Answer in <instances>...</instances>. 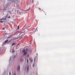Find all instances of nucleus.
Segmentation results:
<instances>
[{
    "label": "nucleus",
    "instance_id": "f257e3e1",
    "mask_svg": "<svg viewBox=\"0 0 75 75\" xmlns=\"http://www.w3.org/2000/svg\"><path fill=\"white\" fill-rule=\"evenodd\" d=\"M20 70V67L19 66H18V67L17 68V70L18 71H19Z\"/></svg>",
    "mask_w": 75,
    "mask_h": 75
},
{
    "label": "nucleus",
    "instance_id": "f03ea898",
    "mask_svg": "<svg viewBox=\"0 0 75 75\" xmlns=\"http://www.w3.org/2000/svg\"><path fill=\"white\" fill-rule=\"evenodd\" d=\"M17 13L18 14H21V13H20V12H19V11H18L17 12Z\"/></svg>",
    "mask_w": 75,
    "mask_h": 75
},
{
    "label": "nucleus",
    "instance_id": "7ed1b4c3",
    "mask_svg": "<svg viewBox=\"0 0 75 75\" xmlns=\"http://www.w3.org/2000/svg\"><path fill=\"white\" fill-rule=\"evenodd\" d=\"M30 61L31 62H33V59L31 58H30Z\"/></svg>",
    "mask_w": 75,
    "mask_h": 75
},
{
    "label": "nucleus",
    "instance_id": "20e7f679",
    "mask_svg": "<svg viewBox=\"0 0 75 75\" xmlns=\"http://www.w3.org/2000/svg\"><path fill=\"white\" fill-rule=\"evenodd\" d=\"M8 39H7V40H6L4 42V44H5V43L7 42H8Z\"/></svg>",
    "mask_w": 75,
    "mask_h": 75
},
{
    "label": "nucleus",
    "instance_id": "39448f33",
    "mask_svg": "<svg viewBox=\"0 0 75 75\" xmlns=\"http://www.w3.org/2000/svg\"><path fill=\"white\" fill-rule=\"evenodd\" d=\"M26 54H27V52H25L23 54V55H25Z\"/></svg>",
    "mask_w": 75,
    "mask_h": 75
},
{
    "label": "nucleus",
    "instance_id": "423d86ee",
    "mask_svg": "<svg viewBox=\"0 0 75 75\" xmlns=\"http://www.w3.org/2000/svg\"><path fill=\"white\" fill-rule=\"evenodd\" d=\"M2 20H3L2 19H0V23H3V21H2Z\"/></svg>",
    "mask_w": 75,
    "mask_h": 75
},
{
    "label": "nucleus",
    "instance_id": "0eeeda50",
    "mask_svg": "<svg viewBox=\"0 0 75 75\" xmlns=\"http://www.w3.org/2000/svg\"><path fill=\"white\" fill-rule=\"evenodd\" d=\"M15 44H16V43H12V46H13V45H15Z\"/></svg>",
    "mask_w": 75,
    "mask_h": 75
},
{
    "label": "nucleus",
    "instance_id": "6e6552de",
    "mask_svg": "<svg viewBox=\"0 0 75 75\" xmlns=\"http://www.w3.org/2000/svg\"><path fill=\"white\" fill-rule=\"evenodd\" d=\"M20 61L21 62V61H23V59H21L20 60Z\"/></svg>",
    "mask_w": 75,
    "mask_h": 75
},
{
    "label": "nucleus",
    "instance_id": "1a4fd4ad",
    "mask_svg": "<svg viewBox=\"0 0 75 75\" xmlns=\"http://www.w3.org/2000/svg\"><path fill=\"white\" fill-rule=\"evenodd\" d=\"M29 70V67H27V70L28 71Z\"/></svg>",
    "mask_w": 75,
    "mask_h": 75
},
{
    "label": "nucleus",
    "instance_id": "9d476101",
    "mask_svg": "<svg viewBox=\"0 0 75 75\" xmlns=\"http://www.w3.org/2000/svg\"><path fill=\"white\" fill-rule=\"evenodd\" d=\"M25 50H23V52H25Z\"/></svg>",
    "mask_w": 75,
    "mask_h": 75
},
{
    "label": "nucleus",
    "instance_id": "9b49d317",
    "mask_svg": "<svg viewBox=\"0 0 75 75\" xmlns=\"http://www.w3.org/2000/svg\"><path fill=\"white\" fill-rule=\"evenodd\" d=\"M27 62L28 63V59H27Z\"/></svg>",
    "mask_w": 75,
    "mask_h": 75
},
{
    "label": "nucleus",
    "instance_id": "f8f14e48",
    "mask_svg": "<svg viewBox=\"0 0 75 75\" xmlns=\"http://www.w3.org/2000/svg\"><path fill=\"white\" fill-rule=\"evenodd\" d=\"M2 19H3V20H6V18H2Z\"/></svg>",
    "mask_w": 75,
    "mask_h": 75
},
{
    "label": "nucleus",
    "instance_id": "ddd939ff",
    "mask_svg": "<svg viewBox=\"0 0 75 75\" xmlns=\"http://www.w3.org/2000/svg\"><path fill=\"white\" fill-rule=\"evenodd\" d=\"M18 30L19 29V26H18Z\"/></svg>",
    "mask_w": 75,
    "mask_h": 75
},
{
    "label": "nucleus",
    "instance_id": "4468645a",
    "mask_svg": "<svg viewBox=\"0 0 75 75\" xmlns=\"http://www.w3.org/2000/svg\"><path fill=\"white\" fill-rule=\"evenodd\" d=\"M9 75H11V72H9Z\"/></svg>",
    "mask_w": 75,
    "mask_h": 75
},
{
    "label": "nucleus",
    "instance_id": "2eb2a0df",
    "mask_svg": "<svg viewBox=\"0 0 75 75\" xmlns=\"http://www.w3.org/2000/svg\"><path fill=\"white\" fill-rule=\"evenodd\" d=\"M10 17H11L10 16H9V17H8V18H10Z\"/></svg>",
    "mask_w": 75,
    "mask_h": 75
},
{
    "label": "nucleus",
    "instance_id": "dca6fc26",
    "mask_svg": "<svg viewBox=\"0 0 75 75\" xmlns=\"http://www.w3.org/2000/svg\"><path fill=\"white\" fill-rule=\"evenodd\" d=\"M27 57H29V55H27Z\"/></svg>",
    "mask_w": 75,
    "mask_h": 75
},
{
    "label": "nucleus",
    "instance_id": "f3484780",
    "mask_svg": "<svg viewBox=\"0 0 75 75\" xmlns=\"http://www.w3.org/2000/svg\"><path fill=\"white\" fill-rule=\"evenodd\" d=\"M13 75H16V73H14Z\"/></svg>",
    "mask_w": 75,
    "mask_h": 75
},
{
    "label": "nucleus",
    "instance_id": "a211bd4d",
    "mask_svg": "<svg viewBox=\"0 0 75 75\" xmlns=\"http://www.w3.org/2000/svg\"><path fill=\"white\" fill-rule=\"evenodd\" d=\"M2 30H4V28H3Z\"/></svg>",
    "mask_w": 75,
    "mask_h": 75
},
{
    "label": "nucleus",
    "instance_id": "6ab92c4d",
    "mask_svg": "<svg viewBox=\"0 0 75 75\" xmlns=\"http://www.w3.org/2000/svg\"><path fill=\"white\" fill-rule=\"evenodd\" d=\"M29 9H28V10H27V11H28V10H29Z\"/></svg>",
    "mask_w": 75,
    "mask_h": 75
},
{
    "label": "nucleus",
    "instance_id": "aec40b11",
    "mask_svg": "<svg viewBox=\"0 0 75 75\" xmlns=\"http://www.w3.org/2000/svg\"><path fill=\"white\" fill-rule=\"evenodd\" d=\"M1 51V49H0V51Z\"/></svg>",
    "mask_w": 75,
    "mask_h": 75
},
{
    "label": "nucleus",
    "instance_id": "412c9836",
    "mask_svg": "<svg viewBox=\"0 0 75 75\" xmlns=\"http://www.w3.org/2000/svg\"><path fill=\"white\" fill-rule=\"evenodd\" d=\"M40 10H41V9H40Z\"/></svg>",
    "mask_w": 75,
    "mask_h": 75
},
{
    "label": "nucleus",
    "instance_id": "4be33fe9",
    "mask_svg": "<svg viewBox=\"0 0 75 75\" xmlns=\"http://www.w3.org/2000/svg\"><path fill=\"white\" fill-rule=\"evenodd\" d=\"M40 10H41V9H40Z\"/></svg>",
    "mask_w": 75,
    "mask_h": 75
},
{
    "label": "nucleus",
    "instance_id": "5701e85b",
    "mask_svg": "<svg viewBox=\"0 0 75 75\" xmlns=\"http://www.w3.org/2000/svg\"><path fill=\"white\" fill-rule=\"evenodd\" d=\"M40 10H41V9H40Z\"/></svg>",
    "mask_w": 75,
    "mask_h": 75
},
{
    "label": "nucleus",
    "instance_id": "b1692460",
    "mask_svg": "<svg viewBox=\"0 0 75 75\" xmlns=\"http://www.w3.org/2000/svg\"><path fill=\"white\" fill-rule=\"evenodd\" d=\"M22 13H23V12H22Z\"/></svg>",
    "mask_w": 75,
    "mask_h": 75
},
{
    "label": "nucleus",
    "instance_id": "393cba45",
    "mask_svg": "<svg viewBox=\"0 0 75 75\" xmlns=\"http://www.w3.org/2000/svg\"><path fill=\"white\" fill-rule=\"evenodd\" d=\"M33 31H35L33 30Z\"/></svg>",
    "mask_w": 75,
    "mask_h": 75
},
{
    "label": "nucleus",
    "instance_id": "a878e982",
    "mask_svg": "<svg viewBox=\"0 0 75 75\" xmlns=\"http://www.w3.org/2000/svg\"><path fill=\"white\" fill-rule=\"evenodd\" d=\"M35 60V59H34V60Z\"/></svg>",
    "mask_w": 75,
    "mask_h": 75
},
{
    "label": "nucleus",
    "instance_id": "bb28decb",
    "mask_svg": "<svg viewBox=\"0 0 75 75\" xmlns=\"http://www.w3.org/2000/svg\"><path fill=\"white\" fill-rule=\"evenodd\" d=\"M46 15H47L46 14Z\"/></svg>",
    "mask_w": 75,
    "mask_h": 75
}]
</instances>
